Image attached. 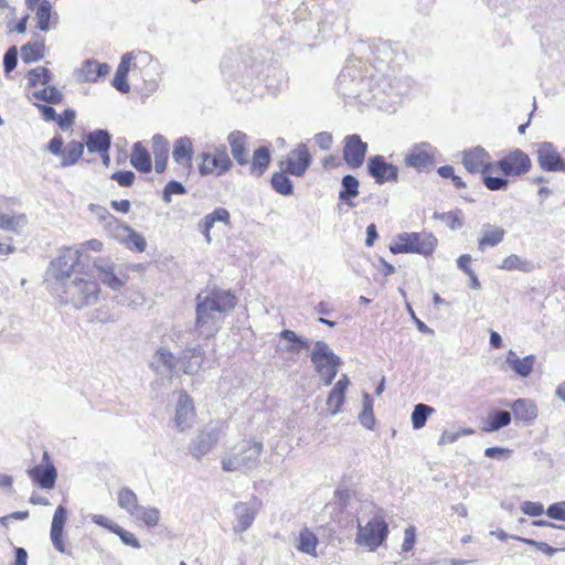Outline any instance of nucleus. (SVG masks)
I'll return each instance as SVG.
<instances>
[{
    "instance_id": "obj_1",
    "label": "nucleus",
    "mask_w": 565,
    "mask_h": 565,
    "mask_svg": "<svg viewBox=\"0 0 565 565\" xmlns=\"http://www.w3.org/2000/svg\"><path fill=\"white\" fill-rule=\"evenodd\" d=\"M236 305L233 294L222 289H211L196 296L195 324L204 338L214 337L226 313Z\"/></svg>"
},
{
    "instance_id": "obj_2",
    "label": "nucleus",
    "mask_w": 565,
    "mask_h": 565,
    "mask_svg": "<svg viewBox=\"0 0 565 565\" xmlns=\"http://www.w3.org/2000/svg\"><path fill=\"white\" fill-rule=\"evenodd\" d=\"M409 81L395 74L372 75L369 85V97L374 105L386 113L395 110L402 96L408 90Z\"/></svg>"
},
{
    "instance_id": "obj_3",
    "label": "nucleus",
    "mask_w": 565,
    "mask_h": 565,
    "mask_svg": "<svg viewBox=\"0 0 565 565\" xmlns=\"http://www.w3.org/2000/svg\"><path fill=\"white\" fill-rule=\"evenodd\" d=\"M204 350L201 345L186 347L180 353L179 358L167 349L160 348L153 355L150 366L159 373L172 372L177 364H180L185 374H196L204 361Z\"/></svg>"
},
{
    "instance_id": "obj_4",
    "label": "nucleus",
    "mask_w": 565,
    "mask_h": 565,
    "mask_svg": "<svg viewBox=\"0 0 565 565\" xmlns=\"http://www.w3.org/2000/svg\"><path fill=\"white\" fill-rule=\"evenodd\" d=\"M263 449V441L254 437L244 438L222 457V469L226 472L248 473L258 467Z\"/></svg>"
},
{
    "instance_id": "obj_5",
    "label": "nucleus",
    "mask_w": 565,
    "mask_h": 565,
    "mask_svg": "<svg viewBox=\"0 0 565 565\" xmlns=\"http://www.w3.org/2000/svg\"><path fill=\"white\" fill-rule=\"evenodd\" d=\"M61 288L64 294L62 301L77 309L96 303L100 292L98 282L87 271L75 274Z\"/></svg>"
},
{
    "instance_id": "obj_6",
    "label": "nucleus",
    "mask_w": 565,
    "mask_h": 565,
    "mask_svg": "<svg viewBox=\"0 0 565 565\" xmlns=\"http://www.w3.org/2000/svg\"><path fill=\"white\" fill-rule=\"evenodd\" d=\"M437 238L428 232L401 233L390 245L393 254L413 253L423 256L433 254L437 247Z\"/></svg>"
},
{
    "instance_id": "obj_7",
    "label": "nucleus",
    "mask_w": 565,
    "mask_h": 565,
    "mask_svg": "<svg viewBox=\"0 0 565 565\" xmlns=\"http://www.w3.org/2000/svg\"><path fill=\"white\" fill-rule=\"evenodd\" d=\"M388 535V525L381 515H374L364 525L358 523L355 544L374 552Z\"/></svg>"
},
{
    "instance_id": "obj_8",
    "label": "nucleus",
    "mask_w": 565,
    "mask_h": 565,
    "mask_svg": "<svg viewBox=\"0 0 565 565\" xmlns=\"http://www.w3.org/2000/svg\"><path fill=\"white\" fill-rule=\"evenodd\" d=\"M370 78L361 75V72L355 67L347 66L338 76V87L344 97H363L369 98Z\"/></svg>"
},
{
    "instance_id": "obj_9",
    "label": "nucleus",
    "mask_w": 565,
    "mask_h": 565,
    "mask_svg": "<svg viewBox=\"0 0 565 565\" xmlns=\"http://www.w3.org/2000/svg\"><path fill=\"white\" fill-rule=\"evenodd\" d=\"M81 258V250L78 248L68 247L61 252V254L51 263L50 273L61 285L72 279L75 274L81 271L75 270L76 265Z\"/></svg>"
},
{
    "instance_id": "obj_10",
    "label": "nucleus",
    "mask_w": 565,
    "mask_h": 565,
    "mask_svg": "<svg viewBox=\"0 0 565 565\" xmlns=\"http://www.w3.org/2000/svg\"><path fill=\"white\" fill-rule=\"evenodd\" d=\"M18 202L12 199H0V230L20 234L28 225L25 213L15 209Z\"/></svg>"
},
{
    "instance_id": "obj_11",
    "label": "nucleus",
    "mask_w": 565,
    "mask_h": 565,
    "mask_svg": "<svg viewBox=\"0 0 565 565\" xmlns=\"http://www.w3.org/2000/svg\"><path fill=\"white\" fill-rule=\"evenodd\" d=\"M99 280L114 291L120 290L128 281V275L107 258H96L93 262Z\"/></svg>"
},
{
    "instance_id": "obj_12",
    "label": "nucleus",
    "mask_w": 565,
    "mask_h": 565,
    "mask_svg": "<svg viewBox=\"0 0 565 565\" xmlns=\"http://www.w3.org/2000/svg\"><path fill=\"white\" fill-rule=\"evenodd\" d=\"M198 160H200L199 172L202 175H222L232 167V161L225 146L217 147L213 154L209 152L200 153Z\"/></svg>"
},
{
    "instance_id": "obj_13",
    "label": "nucleus",
    "mask_w": 565,
    "mask_h": 565,
    "mask_svg": "<svg viewBox=\"0 0 565 565\" xmlns=\"http://www.w3.org/2000/svg\"><path fill=\"white\" fill-rule=\"evenodd\" d=\"M436 148L429 142L413 145L404 157V163L417 171L430 169L435 163Z\"/></svg>"
},
{
    "instance_id": "obj_14",
    "label": "nucleus",
    "mask_w": 565,
    "mask_h": 565,
    "mask_svg": "<svg viewBox=\"0 0 565 565\" xmlns=\"http://www.w3.org/2000/svg\"><path fill=\"white\" fill-rule=\"evenodd\" d=\"M224 435L222 424H211L202 429L190 445V452L196 457H203L210 452L220 438Z\"/></svg>"
},
{
    "instance_id": "obj_15",
    "label": "nucleus",
    "mask_w": 565,
    "mask_h": 565,
    "mask_svg": "<svg viewBox=\"0 0 565 565\" xmlns=\"http://www.w3.org/2000/svg\"><path fill=\"white\" fill-rule=\"evenodd\" d=\"M494 166L505 175L518 177L530 170L531 159L524 151L515 149L499 160Z\"/></svg>"
},
{
    "instance_id": "obj_16",
    "label": "nucleus",
    "mask_w": 565,
    "mask_h": 565,
    "mask_svg": "<svg viewBox=\"0 0 565 565\" xmlns=\"http://www.w3.org/2000/svg\"><path fill=\"white\" fill-rule=\"evenodd\" d=\"M536 160L540 168L547 172H565V159L551 142L537 145Z\"/></svg>"
},
{
    "instance_id": "obj_17",
    "label": "nucleus",
    "mask_w": 565,
    "mask_h": 565,
    "mask_svg": "<svg viewBox=\"0 0 565 565\" xmlns=\"http://www.w3.org/2000/svg\"><path fill=\"white\" fill-rule=\"evenodd\" d=\"M367 170L376 183L396 182L398 168L385 161L382 156H374L367 160Z\"/></svg>"
},
{
    "instance_id": "obj_18",
    "label": "nucleus",
    "mask_w": 565,
    "mask_h": 565,
    "mask_svg": "<svg viewBox=\"0 0 565 565\" xmlns=\"http://www.w3.org/2000/svg\"><path fill=\"white\" fill-rule=\"evenodd\" d=\"M29 477L42 489H53L56 481V469L50 461L49 454L43 455V463L28 469Z\"/></svg>"
},
{
    "instance_id": "obj_19",
    "label": "nucleus",
    "mask_w": 565,
    "mask_h": 565,
    "mask_svg": "<svg viewBox=\"0 0 565 565\" xmlns=\"http://www.w3.org/2000/svg\"><path fill=\"white\" fill-rule=\"evenodd\" d=\"M366 150L367 143L363 142L359 135L348 136L343 148V159L350 168L356 169L362 166Z\"/></svg>"
},
{
    "instance_id": "obj_20",
    "label": "nucleus",
    "mask_w": 565,
    "mask_h": 565,
    "mask_svg": "<svg viewBox=\"0 0 565 565\" xmlns=\"http://www.w3.org/2000/svg\"><path fill=\"white\" fill-rule=\"evenodd\" d=\"M490 159V154L481 147L462 152V164L470 173L482 172L484 174L493 167Z\"/></svg>"
},
{
    "instance_id": "obj_21",
    "label": "nucleus",
    "mask_w": 565,
    "mask_h": 565,
    "mask_svg": "<svg viewBox=\"0 0 565 565\" xmlns=\"http://www.w3.org/2000/svg\"><path fill=\"white\" fill-rule=\"evenodd\" d=\"M194 405L191 397L181 392L175 406L174 425L180 431L189 429L194 420Z\"/></svg>"
},
{
    "instance_id": "obj_22",
    "label": "nucleus",
    "mask_w": 565,
    "mask_h": 565,
    "mask_svg": "<svg viewBox=\"0 0 565 565\" xmlns=\"http://www.w3.org/2000/svg\"><path fill=\"white\" fill-rule=\"evenodd\" d=\"M311 163V156L305 145L298 146L290 151L286 159V172L301 177Z\"/></svg>"
},
{
    "instance_id": "obj_23",
    "label": "nucleus",
    "mask_w": 565,
    "mask_h": 565,
    "mask_svg": "<svg viewBox=\"0 0 565 565\" xmlns=\"http://www.w3.org/2000/svg\"><path fill=\"white\" fill-rule=\"evenodd\" d=\"M310 359L316 371L328 369L332 365H340V358L333 353L324 341H317L315 343Z\"/></svg>"
},
{
    "instance_id": "obj_24",
    "label": "nucleus",
    "mask_w": 565,
    "mask_h": 565,
    "mask_svg": "<svg viewBox=\"0 0 565 565\" xmlns=\"http://www.w3.org/2000/svg\"><path fill=\"white\" fill-rule=\"evenodd\" d=\"M172 158L175 163L192 169L193 143L189 137H181L174 141Z\"/></svg>"
},
{
    "instance_id": "obj_25",
    "label": "nucleus",
    "mask_w": 565,
    "mask_h": 565,
    "mask_svg": "<svg viewBox=\"0 0 565 565\" xmlns=\"http://www.w3.org/2000/svg\"><path fill=\"white\" fill-rule=\"evenodd\" d=\"M349 383L350 381L348 375L343 374L329 393L327 398V406L329 407L331 415H337L340 413Z\"/></svg>"
},
{
    "instance_id": "obj_26",
    "label": "nucleus",
    "mask_w": 565,
    "mask_h": 565,
    "mask_svg": "<svg viewBox=\"0 0 565 565\" xmlns=\"http://www.w3.org/2000/svg\"><path fill=\"white\" fill-rule=\"evenodd\" d=\"M505 230L501 226L486 223L482 225V235L478 239V249L483 252L487 247L498 246L503 242Z\"/></svg>"
},
{
    "instance_id": "obj_27",
    "label": "nucleus",
    "mask_w": 565,
    "mask_h": 565,
    "mask_svg": "<svg viewBox=\"0 0 565 565\" xmlns=\"http://www.w3.org/2000/svg\"><path fill=\"white\" fill-rule=\"evenodd\" d=\"M535 355L529 354L523 359H520L518 354L513 350L508 351V355L505 358L504 364H507L513 372H515L521 377H527L534 366Z\"/></svg>"
},
{
    "instance_id": "obj_28",
    "label": "nucleus",
    "mask_w": 565,
    "mask_h": 565,
    "mask_svg": "<svg viewBox=\"0 0 565 565\" xmlns=\"http://www.w3.org/2000/svg\"><path fill=\"white\" fill-rule=\"evenodd\" d=\"M234 513L237 521L234 525V531L243 533L253 524L257 515V509L248 503L238 502L234 505Z\"/></svg>"
},
{
    "instance_id": "obj_29",
    "label": "nucleus",
    "mask_w": 565,
    "mask_h": 565,
    "mask_svg": "<svg viewBox=\"0 0 565 565\" xmlns=\"http://www.w3.org/2000/svg\"><path fill=\"white\" fill-rule=\"evenodd\" d=\"M110 135L107 130L97 129L85 136V146L88 152H107L110 148Z\"/></svg>"
},
{
    "instance_id": "obj_30",
    "label": "nucleus",
    "mask_w": 565,
    "mask_h": 565,
    "mask_svg": "<svg viewBox=\"0 0 565 565\" xmlns=\"http://www.w3.org/2000/svg\"><path fill=\"white\" fill-rule=\"evenodd\" d=\"M228 142L231 146V152L236 162L241 166L247 164L248 152L246 151L247 136L242 131H233L228 135Z\"/></svg>"
},
{
    "instance_id": "obj_31",
    "label": "nucleus",
    "mask_w": 565,
    "mask_h": 565,
    "mask_svg": "<svg viewBox=\"0 0 565 565\" xmlns=\"http://www.w3.org/2000/svg\"><path fill=\"white\" fill-rule=\"evenodd\" d=\"M514 418L524 423H532L537 417L536 405L526 398H518L510 404Z\"/></svg>"
},
{
    "instance_id": "obj_32",
    "label": "nucleus",
    "mask_w": 565,
    "mask_h": 565,
    "mask_svg": "<svg viewBox=\"0 0 565 565\" xmlns=\"http://www.w3.org/2000/svg\"><path fill=\"white\" fill-rule=\"evenodd\" d=\"M169 142L162 135H154L152 137V151L154 154V169L156 172L162 173L167 167Z\"/></svg>"
},
{
    "instance_id": "obj_33",
    "label": "nucleus",
    "mask_w": 565,
    "mask_h": 565,
    "mask_svg": "<svg viewBox=\"0 0 565 565\" xmlns=\"http://www.w3.org/2000/svg\"><path fill=\"white\" fill-rule=\"evenodd\" d=\"M230 212L224 207H218L212 213L204 216L200 223L201 231L205 236L207 243L211 242L210 231L216 222H222L225 225L230 224Z\"/></svg>"
},
{
    "instance_id": "obj_34",
    "label": "nucleus",
    "mask_w": 565,
    "mask_h": 565,
    "mask_svg": "<svg viewBox=\"0 0 565 565\" xmlns=\"http://www.w3.org/2000/svg\"><path fill=\"white\" fill-rule=\"evenodd\" d=\"M85 145L81 141L72 140L63 149L61 153L60 167L67 168L74 166L84 153Z\"/></svg>"
},
{
    "instance_id": "obj_35",
    "label": "nucleus",
    "mask_w": 565,
    "mask_h": 565,
    "mask_svg": "<svg viewBox=\"0 0 565 565\" xmlns=\"http://www.w3.org/2000/svg\"><path fill=\"white\" fill-rule=\"evenodd\" d=\"M130 163L134 168L143 173H148L152 169L150 154L140 142L134 145Z\"/></svg>"
},
{
    "instance_id": "obj_36",
    "label": "nucleus",
    "mask_w": 565,
    "mask_h": 565,
    "mask_svg": "<svg viewBox=\"0 0 565 565\" xmlns=\"http://www.w3.org/2000/svg\"><path fill=\"white\" fill-rule=\"evenodd\" d=\"M499 268L508 271L519 270L523 273H531L535 269V265L527 258H523L516 254H511L502 260Z\"/></svg>"
},
{
    "instance_id": "obj_37",
    "label": "nucleus",
    "mask_w": 565,
    "mask_h": 565,
    "mask_svg": "<svg viewBox=\"0 0 565 565\" xmlns=\"http://www.w3.org/2000/svg\"><path fill=\"white\" fill-rule=\"evenodd\" d=\"M359 180L351 175L347 174L342 178L341 181V191L339 193V199L344 201L348 206L353 207L354 204L351 202V199L356 198L359 195Z\"/></svg>"
},
{
    "instance_id": "obj_38",
    "label": "nucleus",
    "mask_w": 565,
    "mask_h": 565,
    "mask_svg": "<svg viewBox=\"0 0 565 565\" xmlns=\"http://www.w3.org/2000/svg\"><path fill=\"white\" fill-rule=\"evenodd\" d=\"M109 70V65L105 63L86 61L81 68V73L84 81L96 82L99 77L107 75Z\"/></svg>"
},
{
    "instance_id": "obj_39",
    "label": "nucleus",
    "mask_w": 565,
    "mask_h": 565,
    "mask_svg": "<svg viewBox=\"0 0 565 565\" xmlns=\"http://www.w3.org/2000/svg\"><path fill=\"white\" fill-rule=\"evenodd\" d=\"M511 423V414L508 411H495L488 415L484 420L483 430L487 433L497 431Z\"/></svg>"
},
{
    "instance_id": "obj_40",
    "label": "nucleus",
    "mask_w": 565,
    "mask_h": 565,
    "mask_svg": "<svg viewBox=\"0 0 565 565\" xmlns=\"http://www.w3.org/2000/svg\"><path fill=\"white\" fill-rule=\"evenodd\" d=\"M270 162V153L268 148L259 147L254 151L250 173L255 177H260L268 168Z\"/></svg>"
},
{
    "instance_id": "obj_41",
    "label": "nucleus",
    "mask_w": 565,
    "mask_h": 565,
    "mask_svg": "<svg viewBox=\"0 0 565 565\" xmlns=\"http://www.w3.org/2000/svg\"><path fill=\"white\" fill-rule=\"evenodd\" d=\"M35 13L36 28L43 32L51 29L50 21L52 18V6L49 0H42L33 10Z\"/></svg>"
},
{
    "instance_id": "obj_42",
    "label": "nucleus",
    "mask_w": 565,
    "mask_h": 565,
    "mask_svg": "<svg viewBox=\"0 0 565 565\" xmlns=\"http://www.w3.org/2000/svg\"><path fill=\"white\" fill-rule=\"evenodd\" d=\"M119 236L125 241L126 245L130 249H136L137 252H143L147 243L143 236L137 232H135L129 226H120Z\"/></svg>"
},
{
    "instance_id": "obj_43",
    "label": "nucleus",
    "mask_w": 565,
    "mask_h": 565,
    "mask_svg": "<svg viewBox=\"0 0 565 565\" xmlns=\"http://www.w3.org/2000/svg\"><path fill=\"white\" fill-rule=\"evenodd\" d=\"M318 539L316 534L307 527L300 531L299 537L296 543V548L305 554L316 555Z\"/></svg>"
},
{
    "instance_id": "obj_44",
    "label": "nucleus",
    "mask_w": 565,
    "mask_h": 565,
    "mask_svg": "<svg viewBox=\"0 0 565 565\" xmlns=\"http://www.w3.org/2000/svg\"><path fill=\"white\" fill-rule=\"evenodd\" d=\"M118 505L130 516L138 511L137 509L140 507L137 494L127 487L118 491Z\"/></svg>"
},
{
    "instance_id": "obj_45",
    "label": "nucleus",
    "mask_w": 565,
    "mask_h": 565,
    "mask_svg": "<svg viewBox=\"0 0 565 565\" xmlns=\"http://www.w3.org/2000/svg\"><path fill=\"white\" fill-rule=\"evenodd\" d=\"M44 42H29L21 47V56L24 63L36 62L44 56Z\"/></svg>"
},
{
    "instance_id": "obj_46",
    "label": "nucleus",
    "mask_w": 565,
    "mask_h": 565,
    "mask_svg": "<svg viewBox=\"0 0 565 565\" xmlns=\"http://www.w3.org/2000/svg\"><path fill=\"white\" fill-rule=\"evenodd\" d=\"M131 516L141 521L147 526H157L160 522V511L154 507L140 505Z\"/></svg>"
},
{
    "instance_id": "obj_47",
    "label": "nucleus",
    "mask_w": 565,
    "mask_h": 565,
    "mask_svg": "<svg viewBox=\"0 0 565 565\" xmlns=\"http://www.w3.org/2000/svg\"><path fill=\"white\" fill-rule=\"evenodd\" d=\"M360 423L367 429H373L375 418L373 415V399L370 394H363V408L359 415Z\"/></svg>"
},
{
    "instance_id": "obj_48",
    "label": "nucleus",
    "mask_w": 565,
    "mask_h": 565,
    "mask_svg": "<svg viewBox=\"0 0 565 565\" xmlns=\"http://www.w3.org/2000/svg\"><path fill=\"white\" fill-rule=\"evenodd\" d=\"M273 189L282 195H291L294 193V184L284 172H275L271 177Z\"/></svg>"
},
{
    "instance_id": "obj_49",
    "label": "nucleus",
    "mask_w": 565,
    "mask_h": 565,
    "mask_svg": "<svg viewBox=\"0 0 565 565\" xmlns=\"http://www.w3.org/2000/svg\"><path fill=\"white\" fill-rule=\"evenodd\" d=\"M434 408L425 405L417 404L415 405L412 413V425L414 429H420L425 426L427 418L430 414H433Z\"/></svg>"
},
{
    "instance_id": "obj_50",
    "label": "nucleus",
    "mask_w": 565,
    "mask_h": 565,
    "mask_svg": "<svg viewBox=\"0 0 565 565\" xmlns=\"http://www.w3.org/2000/svg\"><path fill=\"white\" fill-rule=\"evenodd\" d=\"M33 98L49 104H60L63 99V94L54 86H47L43 89L35 90L32 94Z\"/></svg>"
},
{
    "instance_id": "obj_51",
    "label": "nucleus",
    "mask_w": 565,
    "mask_h": 565,
    "mask_svg": "<svg viewBox=\"0 0 565 565\" xmlns=\"http://www.w3.org/2000/svg\"><path fill=\"white\" fill-rule=\"evenodd\" d=\"M434 218L445 222L451 230L460 228L463 225L462 212L460 210L446 213H435Z\"/></svg>"
},
{
    "instance_id": "obj_52",
    "label": "nucleus",
    "mask_w": 565,
    "mask_h": 565,
    "mask_svg": "<svg viewBox=\"0 0 565 565\" xmlns=\"http://www.w3.org/2000/svg\"><path fill=\"white\" fill-rule=\"evenodd\" d=\"M28 79L32 86L46 85L52 79V73L46 67L38 66L29 72Z\"/></svg>"
},
{
    "instance_id": "obj_53",
    "label": "nucleus",
    "mask_w": 565,
    "mask_h": 565,
    "mask_svg": "<svg viewBox=\"0 0 565 565\" xmlns=\"http://www.w3.org/2000/svg\"><path fill=\"white\" fill-rule=\"evenodd\" d=\"M137 57H140L142 61L150 60V55L147 52L139 51L137 53H135V52L125 53L121 56V61L117 67L116 73L127 76L129 73V70H130V62Z\"/></svg>"
},
{
    "instance_id": "obj_54",
    "label": "nucleus",
    "mask_w": 565,
    "mask_h": 565,
    "mask_svg": "<svg viewBox=\"0 0 565 565\" xmlns=\"http://www.w3.org/2000/svg\"><path fill=\"white\" fill-rule=\"evenodd\" d=\"M475 431L471 428H462L457 431L451 430H444L438 444L439 445H446V444H454L456 443L461 436H468L472 435Z\"/></svg>"
},
{
    "instance_id": "obj_55",
    "label": "nucleus",
    "mask_w": 565,
    "mask_h": 565,
    "mask_svg": "<svg viewBox=\"0 0 565 565\" xmlns=\"http://www.w3.org/2000/svg\"><path fill=\"white\" fill-rule=\"evenodd\" d=\"M512 537H513V540H518L524 544L535 547L537 551L543 552L548 556H553L555 553H557L559 551L558 548L550 546L545 542H537L535 540L521 537V536H512Z\"/></svg>"
},
{
    "instance_id": "obj_56",
    "label": "nucleus",
    "mask_w": 565,
    "mask_h": 565,
    "mask_svg": "<svg viewBox=\"0 0 565 565\" xmlns=\"http://www.w3.org/2000/svg\"><path fill=\"white\" fill-rule=\"evenodd\" d=\"M113 533L118 535L124 544L131 546L134 548L141 547L140 542L136 537V535L132 532L122 529L119 524L115 529H113Z\"/></svg>"
},
{
    "instance_id": "obj_57",
    "label": "nucleus",
    "mask_w": 565,
    "mask_h": 565,
    "mask_svg": "<svg viewBox=\"0 0 565 565\" xmlns=\"http://www.w3.org/2000/svg\"><path fill=\"white\" fill-rule=\"evenodd\" d=\"M66 519V509L63 505H58L53 515L51 532H63Z\"/></svg>"
},
{
    "instance_id": "obj_58",
    "label": "nucleus",
    "mask_w": 565,
    "mask_h": 565,
    "mask_svg": "<svg viewBox=\"0 0 565 565\" xmlns=\"http://www.w3.org/2000/svg\"><path fill=\"white\" fill-rule=\"evenodd\" d=\"M185 192V188L181 182L172 180L168 182L163 190V200L169 203L172 194H184Z\"/></svg>"
},
{
    "instance_id": "obj_59",
    "label": "nucleus",
    "mask_w": 565,
    "mask_h": 565,
    "mask_svg": "<svg viewBox=\"0 0 565 565\" xmlns=\"http://www.w3.org/2000/svg\"><path fill=\"white\" fill-rule=\"evenodd\" d=\"M18 63V49L17 46H11L3 56V66L4 72L8 74L12 72Z\"/></svg>"
},
{
    "instance_id": "obj_60",
    "label": "nucleus",
    "mask_w": 565,
    "mask_h": 565,
    "mask_svg": "<svg viewBox=\"0 0 565 565\" xmlns=\"http://www.w3.org/2000/svg\"><path fill=\"white\" fill-rule=\"evenodd\" d=\"M484 185L491 191L505 190L509 181L500 177H483Z\"/></svg>"
},
{
    "instance_id": "obj_61",
    "label": "nucleus",
    "mask_w": 565,
    "mask_h": 565,
    "mask_svg": "<svg viewBox=\"0 0 565 565\" xmlns=\"http://www.w3.org/2000/svg\"><path fill=\"white\" fill-rule=\"evenodd\" d=\"M546 514L548 518L565 522V501L551 504Z\"/></svg>"
},
{
    "instance_id": "obj_62",
    "label": "nucleus",
    "mask_w": 565,
    "mask_h": 565,
    "mask_svg": "<svg viewBox=\"0 0 565 565\" xmlns=\"http://www.w3.org/2000/svg\"><path fill=\"white\" fill-rule=\"evenodd\" d=\"M521 510L524 514L530 516H540L544 512L542 503L532 501H524L521 504Z\"/></svg>"
},
{
    "instance_id": "obj_63",
    "label": "nucleus",
    "mask_w": 565,
    "mask_h": 565,
    "mask_svg": "<svg viewBox=\"0 0 565 565\" xmlns=\"http://www.w3.org/2000/svg\"><path fill=\"white\" fill-rule=\"evenodd\" d=\"M111 180H115L121 186H130L135 181V173L130 170L117 171L111 174Z\"/></svg>"
},
{
    "instance_id": "obj_64",
    "label": "nucleus",
    "mask_w": 565,
    "mask_h": 565,
    "mask_svg": "<svg viewBox=\"0 0 565 565\" xmlns=\"http://www.w3.org/2000/svg\"><path fill=\"white\" fill-rule=\"evenodd\" d=\"M75 119V111L72 109H66L64 113L60 116H57L56 120L61 129L66 130L68 129Z\"/></svg>"
}]
</instances>
